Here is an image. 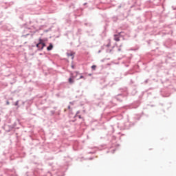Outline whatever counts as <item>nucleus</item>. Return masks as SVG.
I'll list each match as a JSON object with an SVG mask.
<instances>
[{"label": "nucleus", "mask_w": 176, "mask_h": 176, "mask_svg": "<svg viewBox=\"0 0 176 176\" xmlns=\"http://www.w3.org/2000/svg\"><path fill=\"white\" fill-rule=\"evenodd\" d=\"M78 75H79V73H78V72H74V73H72L71 74V76H70V78H69V83L70 84V85H72V83H74V82H75V78H76V76H78Z\"/></svg>", "instance_id": "f257e3e1"}, {"label": "nucleus", "mask_w": 176, "mask_h": 176, "mask_svg": "<svg viewBox=\"0 0 176 176\" xmlns=\"http://www.w3.org/2000/svg\"><path fill=\"white\" fill-rule=\"evenodd\" d=\"M39 46H41V50L46 46V44L42 42V39H39V43L36 44V47H39Z\"/></svg>", "instance_id": "f03ea898"}, {"label": "nucleus", "mask_w": 176, "mask_h": 176, "mask_svg": "<svg viewBox=\"0 0 176 176\" xmlns=\"http://www.w3.org/2000/svg\"><path fill=\"white\" fill-rule=\"evenodd\" d=\"M67 56L71 57L72 60H74V58L75 57V56L74 55V53L72 52L67 53Z\"/></svg>", "instance_id": "7ed1b4c3"}, {"label": "nucleus", "mask_w": 176, "mask_h": 176, "mask_svg": "<svg viewBox=\"0 0 176 176\" xmlns=\"http://www.w3.org/2000/svg\"><path fill=\"white\" fill-rule=\"evenodd\" d=\"M53 49V44L50 43V45L47 47L48 51H50Z\"/></svg>", "instance_id": "20e7f679"}, {"label": "nucleus", "mask_w": 176, "mask_h": 176, "mask_svg": "<svg viewBox=\"0 0 176 176\" xmlns=\"http://www.w3.org/2000/svg\"><path fill=\"white\" fill-rule=\"evenodd\" d=\"M96 68H97V66H96V65L91 66V69H94V71H96Z\"/></svg>", "instance_id": "39448f33"}, {"label": "nucleus", "mask_w": 176, "mask_h": 176, "mask_svg": "<svg viewBox=\"0 0 176 176\" xmlns=\"http://www.w3.org/2000/svg\"><path fill=\"white\" fill-rule=\"evenodd\" d=\"M106 47H109L111 46V42H109V43L106 45H104Z\"/></svg>", "instance_id": "423d86ee"}, {"label": "nucleus", "mask_w": 176, "mask_h": 176, "mask_svg": "<svg viewBox=\"0 0 176 176\" xmlns=\"http://www.w3.org/2000/svg\"><path fill=\"white\" fill-rule=\"evenodd\" d=\"M115 41H116V42H119V41H120V39L118 37H117L115 38Z\"/></svg>", "instance_id": "0eeeda50"}, {"label": "nucleus", "mask_w": 176, "mask_h": 176, "mask_svg": "<svg viewBox=\"0 0 176 176\" xmlns=\"http://www.w3.org/2000/svg\"><path fill=\"white\" fill-rule=\"evenodd\" d=\"M38 49H40L41 50H42V45H39V47H37Z\"/></svg>", "instance_id": "6e6552de"}, {"label": "nucleus", "mask_w": 176, "mask_h": 176, "mask_svg": "<svg viewBox=\"0 0 176 176\" xmlns=\"http://www.w3.org/2000/svg\"><path fill=\"white\" fill-rule=\"evenodd\" d=\"M72 68L73 69H75V65H72Z\"/></svg>", "instance_id": "1a4fd4ad"}, {"label": "nucleus", "mask_w": 176, "mask_h": 176, "mask_svg": "<svg viewBox=\"0 0 176 176\" xmlns=\"http://www.w3.org/2000/svg\"><path fill=\"white\" fill-rule=\"evenodd\" d=\"M79 79H83V76H80Z\"/></svg>", "instance_id": "9d476101"}, {"label": "nucleus", "mask_w": 176, "mask_h": 176, "mask_svg": "<svg viewBox=\"0 0 176 176\" xmlns=\"http://www.w3.org/2000/svg\"><path fill=\"white\" fill-rule=\"evenodd\" d=\"M8 105H9V102H7Z\"/></svg>", "instance_id": "9b49d317"}]
</instances>
